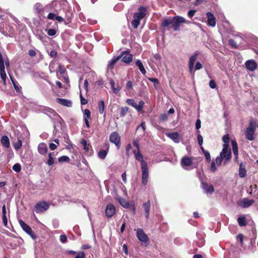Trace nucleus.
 Returning a JSON list of instances; mask_svg holds the SVG:
<instances>
[{
	"label": "nucleus",
	"instance_id": "nucleus-1",
	"mask_svg": "<svg viewBox=\"0 0 258 258\" xmlns=\"http://www.w3.org/2000/svg\"><path fill=\"white\" fill-rule=\"evenodd\" d=\"M135 158L141 162L142 172V183L146 185L148 181L149 170L147 162L143 159V156L141 153H135Z\"/></svg>",
	"mask_w": 258,
	"mask_h": 258
},
{
	"label": "nucleus",
	"instance_id": "nucleus-2",
	"mask_svg": "<svg viewBox=\"0 0 258 258\" xmlns=\"http://www.w3.org/2000/svg\"><path fill=\"white\" fill-rule=\"evenodd\" d=\"M146 14V8L142 6L138 8V12L134 14L133 20L131 22L132 26L134 28L137 29L139 27L141 20L145 17Z\"/></svg>",
	"mask_w": 258,
	"mask_h": 258
},
{
	"label": "nucleus",
	"instance_id": "nucleus-3",
	"mask_svg": "<svg viewBox=\"0 0 258 258\" xmlns=\"http://www.w3.org/2000/svg\"><path fill=\"white\" fill-rule=\"evenodd\" d=\"M256 123L255 121L252 119L250 120L248 126L245 131V137L249 141H253L254 139V132L255 131Z\"/></svg>",
	"mask_w": 258,
	"mask_h": 258
},
{
	"label": "nucleus",
	"instance_id": "nucleus-4",
	"mask_svg": "<svg viewBox=\"0 0 258 258\" xmlns=\"http://www.w3.org/2000/svg\"><path fill=\"white\" fill-rule=\"evenodd\" d=\"M224 160V164H226L231 158V152L229 145L223 144V149L219 155Z\"/></svg>",
	"mask_w": 258,
	"mask_h": 258
},
{
	"label": "nucleus",
	"instance_id": "nucleus-5",
	"mask_svg": "<svg viewBox=\"0 0 258 258\" xmlns=\"http://www.w3.org/2000/svg\"><path fill=\"white\" fill-rule=\"evenodd\" d=\"M182 23L189 24V22L186 20L182 17L177 16L173 17V30L175 31L179 30L180 25Z\"/></svg>",
	"mask_w": 258,
	"mask_h": 258
},
{
	"label": "nucleus",
	"instance_id": "nucleus-6",
	"mask_svg": "<svg viewBox=\"0 0 258 258\" xmlns=\"http://www.w3.org/2000/svg\"><path fill=\"white\" fill-rule=\"evenodd\" d=\"M66 3V0H55L51 2V4L47 5L45 7L46 9L49 10L50 9L54 10V11L57 9L59 11L61 9V6Z\"/></svg>",
	"mask_w": 258,
	"mask_h": 258
},
{
	"label": "nucleus",
	"instance_id": "nucleus-7",
	"mask_svg": "<svg viewBox=\"0 0 258 258\" xmlns=\"http://www.w3.org/2000/svg\"><path fill=\"white\" fill-rule=\"evenodd\" d=\"M5 58L3 57L2 54L0 52V76L4 84L6 85L7 75L5 71Z\"/></svg>",
	"mask_w": 258,
	"mask_h": 258
},
{
	"label": "nucleus",
	"instance_id": "nucleus-8",
	"mask_svg": "<svg viewBox=\"0 0 258 258\" xmlns=\"http://www.w3.org/2000/svg\"><path fill=\"white\" fill-rule=\"evenodd\" d=\"M109 141L112 143L114 144L117 149L120 148V137L117 132H113L110 134Z\"/></svg>",
	"mask_w": 258,
	"mask_h": 258
},
{
	"label": "nucleus",
	"instance_id": "nucleus-9",
	"mask_svg": "<svg viewBox=\"0 0 258 258\" xmlns=\"http://www.w3.org/2000/svg\"><path fill=\"white\" fill-rule=\"evenodd\" d=\"M126 102L128 105L134 107L138 111H141L142 110L143 107L145 104L143 101L141 100L139 101V104H137L134 100L132 99H127Z\"/></svg>",
	"mask_w": 258,
	"mask_h": 258
},
{
	"label": "nucleus",
	"instance_id": "nucleus-10",
	"mask_svg": "<svg viewBox=\"0 0 258 258\" xmlns=\"http://www.w3.org/2000/svg\"><path fill=\"white\" fill-rule=\"evenodd\" d=\"M192 163V159L188 156H184L181 160V165L185 169H189Z\"/></svg>",
	"mask_w": 258,
	"mask_h": 258
},
{
	"label": "nucleus",
	"instance_id": "nucleus-11",
	"mask_svg": "<svg viewBox=\"0 0 258 258\" xmlns=\"http://www.w3.org/2000/svg\"><path fill=\"white\" fill-rule=\"evenodd\" d=\"M49 205L45 202L37 203L35 206V212L37 213H42L46 211Z\"/></svg>",
	"mask_w": 258,
	"mask_h": 258
},
{
	"label": "nucleus",
	"instance_id": "nucleus-12",
	"mask_svg": "<svg viewBox=\"0 0 258 258\" xmlns=\"http://www.w3.org/2000/svg\"><path fill=\"white\" fill-rule=\"evenodd\" d=\"M136 230L137 237L140 241L144 243L148 242L149 238L148 235L144 232L142 229L138 228Z\"/></svg>",
	"mask_w": 258,
	"mask_h": 258
},
{
	"label": "nucleus",
	"instance_id": "nucleus-13",
	"mask_svg": "<svg viewBox=\"0 0 258 258\" xmlns=\"http://www.w3.org/2000/svg\"><path fill=\"white\" fill-rule=\"evenodd\" d=\"M120 58L122 57V61L126 63H130L133 60V55L128 51H124L118 55Z\"/></svg>",
	"mask_w": 258,
	"mask_h": 258
},
{
	"label": "nucleus",
	"instance_id": "nucleus-14",
	"mask_svg": "<svg viewBox=\"0 0 258 258\" xmlns=\"http://www.w3.org/2000/svg\"><path fill=\"white\" fill-rule=\"evenodd\" d=\"M19 224L23 229V230L25 231L27 234L30 235L33 239L35 238V235L33 234V233L32 231L31 228L30 226L27 225L22 220H19Z\"/></svg>",
	"mask_w": 258,
	"mask_h": 258
},
{
	"label": "nucleus",
	"instance_id": "nucleus-15",
	"mask_svg": "<svg viewBox=\"0 0 258 258\" xmlns=\"http://www.w3.org/2000/svg\"><path fill=\"white\" fill-rule=\"evenodd\" d=\"M58 10L56 9L54 11V13H50L47 16V19L49 20H56L59 22H62L64 21V19L61 17L57 16L58 14Z\"/></svg>",
	"mask_w": 258,
	"mask_h": 258
},
{
	"label": "nucleus",
	"instance_id": "nucleus-16",
	"mask_svg": "<svg viewBox=\"0 0 258 258\" xmlns=\"http://www.w3.org/2000/svg\"><path fill=\"white\" fill-rule=\"evenodd\" d=\"M222 160L223 159L220 156H219L216 157L215 162H212L210 167V170L211 172H215L217 170L216 164L218 166H220L221 165Z\"/></svg>",
	"mask_w": 258,
	"mask_h": 258
},
{
	"label": "nucleus",
	"instance_id": "nucleus-17",
	"mask_svg": "<svg viewBox=\"0 0 258 258\" xmlns=\"http://www.w3.org/2000/svg\"><path fill=\"white\" fill-rule=\"evenodd\" d=\"M254 203V200H249L247 198H244L238 203V205L243 208L250 207Z\"/></svg>",
	"mask_w": 258,
	"mask_h": 258
},
{
	"label": "nucleus",
	"instance_id": "nucleus-18",
	"mask_svg": "<svg viewBox=\"0 0 258 258\" xmlns=\"http://www.w3.org/2000/svg\"><path fill=\"white\" fill-rule=\"evenodd\" d=\"M246 68L250 71H253L257 68V64L255 60L250 59L245 62Z\"/></svg>",
	"mask_w": 258,
	"mask_h": 258
},
{
	"label": "nucleus",
	"instance_id": "nucleus-19",
	"mask_svg": "<svg viewBox=\"0 0 258 258\" xmlns=\"http://www.w3.org/2000/svg\"><path fill=\"white\" fill-rule=\"evenodd\" d=\"M115 208L114 206L112 204H109L107 205L105 214L107 217H111L115 214Z\"/></svg>",
	"mask_w": 258,
	"mask_h": 258
},
{
	"label": "nucleus",
	"instance_id": "nucleus-20",
	"mask_svg": "<svg viewBox=\"0 0 258 258\" xmlns=\"http://www.w3.org/2000/svg\"><path fill=\"white\" fill-rule=\"evenodd\" d=\"M208 18V25L211 27H215L216 25V19L214 15L211 12H208L206 14Z\"/></svg>",
	"mask_w": 258,
	"mask_h": 258
},
{
	"label": "nucleus",
	"instance_id": "nucleus-21",
	"mask_svg": "<svg viewBox=\"0 0 258 258\" xmlns=\"http://www.w3.org/2000/svg\"><path fill=\"white\" fill-rule=\"evenodd\" d=\"M198 55V53H196L195 54H194V55L191 56L189 58V63H189L188 64H189V71L191 74H194L192 72L193 69H194V66L195 61L197 59Z\"/></svg>",
	"mask_w": 258,
	"mask_h": 258
},
{
	"label": "nucleus",
	"instance_id": "nucleus-22",
	"mask_svg": "<svg viewBox=\"0 0 258 258\" xmlns=\"http://www.w3.org/2000/svg\"><path fill=\"white\" fill-rule=\"evenodd\" d=\"M56 101L58 103H59L63 106H67L68 107H70L72 106V102L71 100H70L57 98L56 99Z\"/></svg>",
	"mask_w": 258,
	"mask_h": 258
},
{
	"label": "nucleus",
	"instance_id": "nucleus-23",
	"mask_svg": "<svg viewBox=\"0 0 258 258\" xmlns=\"http://www.w3.org/2000/svg\"><path fill=\"white\" fill-rule=\"evenodd\" d=\"M202 188L206 194H212L214 191V188L212 184L208 185L206 183L202 182Z\"/></svg>",
	"mask_w": 258,
	"mask_h": 258
},
{
	"label": "nucleus",
	"instance_id": "nucleus-24",
	"mask_svg": "<svg viewBox=\"0 0 258 258\" xmlns=\"http://www.w3.org/2000/svg\"><path fill=\"white\" fill-rule=\"evenodd\" d=\"M38 151L40 154L42 155H45L48 151L46 145L44 143L39 144L38 146Z\"/></svg>",
	"mask_w": 258,
	"mask_h": 258
},
{
	"label": "nucleus",
	"instance_id": "nucleus-25",
	"mask_svg": "<svg viewBox=\"0 0 258 258\" xmlns=\"http://www.w3.org/2000/svg\"><path fill=\"white\" fill-rule=\"evenodd\" d=\"M91 118V112L89 110L86 109L84 112V120L87 127H90L88 119Z\"/></svg>",
	"mask_w": 258,
	"mask_h": 258
},
{
	"label": "nucleus",
	"instance_id": "nucleus-26",
	"mask_svg": "<svg viewBox=\"0 0 258 258\" xmlns=\"http://www.w3.org/2000/svg\"><path fill=\"white\" fill-rule=\"evenodd\" d=\"M115 199L117 200L119 203L124 208H128L130 206V204L128 202H127L125 199L123 198H121L118 195H116L115 197Z\"/></svg>",
	"mask_w": 258,
	"mask_h": 258
},
{
	"label": "nucleus",
	"instance_id": "nucleus-27",
	"mask_svg": "<svg viewBox=\"0 0 258 258\" xmlns=\"http://www.w3.org/2000/svg\"><path fill=\"white\" fill-rule=\"evenodd\" d=\"M167 136L172 140L175 143H178L179 142V135L177 133H173L168 134Z\"/></svg>",
	"mask_w": 258,
	"mask_h": 258
},
{
	"label": "nucleus",
	"instance_id": "nucleus-28",
	"mask_svg": "<svg viewBox=\"0 0 258 258\" xmlns=\"http://www.w3.org/2000/svg\"><path fill=\"white\" fill-rule=\"evenodd\" d=\"M151 204L149 200L143 204V207L146 213V217L148 219L150 215Z\"/></svg>",
	"mask_w": 258,
	"mask_h": 258
},
{
	"label": "nucleus",
	"instance_id": "nucleus-29",
	"mask_svg": "<svg viewBox=\"0 0 258 258\" xmlns=\"http://www.w3.org/2000/svg\"><path fill=\"white\" fill-rule=\"evenodd\" d=\"M231 144H232L233 154L235 156V160H237V159L238 158V155L237 144L235 141H232Z\"/></svg>",
	"mask_w": 258,
	"mask_h": 258
},
{
	"label": "nucleus",
	"instance_id": "nucleus-30",
	"mask_svg": "<svg viewBox=\"0 0 258 258\" xmlns=\"http://www.w3.org/2000/svg\"><path fill=\"white\" fill-rule=\"evenodd\" d=\"M55 153L54 152L50 153L48 154V159L46 162V164L49 166H52L54 163Z\"/></svg>",
	"mask_w": 258,
	"mask_h": 258
},
{
	"label": "nucleus",
	"instance_id": "nucleus-31",
	"mask_svg": "<svg viewBox=\"0 0 258 258\" xmlns=\"http://www.w3.org/2000/svg\"><path fill=\"white\" fill-rule=\"evenodd\" d=\"M1 143L7 148H9L10 147L9 139L6 136H3L2 137Z\"/></svg>",
	"mask_w": 258,
	"mask_h": 258
},
{
	"label": "nucleus",
	"instance_id": "nucleus-32",
	"mask_svg": "<svg viewBox=\"0 0 258 258\" xmlns=\"http://www.w3.org/2000/svg\"><path fill=\"white\" fill-rule=\"evenodd\" d=\"M162 25L164 27H169L170 25H171L172 27L173 18L172 19L167 18L164 19L162 21Z\"/></svg>",
	"mask_w": 258,
	"mask_h": 258
},
{
	"label": "nucleus",
	"instance_id": "nucleus-33",
	"mask_svg": "<svg viewBox=\"0 0 258 258\" xmlns=\"http://www.w3.org/2000/svg\"><path fill=\"white\" fill-rule=\"evenodd\" d=\"M136 64L138 67L139 69L140 70L141 72L143 75H145L146 73V71L144 67V66H143L142 61L140 59H138L136 61Z\"/></svg>",
	"mask_w": 258,
	"mask_h": 258
},
{
	"label": "nucleus",
	"instance_id": "nucleus-34",
	"mask_svg": "<svg viewBox=\"0 0 258 258\" xmlns=\"http://www.w3.org/2000/svg\"><path fill=\"white\" fill-rule=\"evenodd\" d=\"M110 84L111 85V89L113 91V92L115 94H117L120 90V88L119 87H117V88L115 87V82L113 80H110Z\"/></svg>",
	"mask_w": 258,
	"mask_h": 258
},
{
	"label": "nucleus",
	"instance_id": "nucleus-35",
	"mask_svg": "<svg viewBox=\"0 0 258 258\" xmlns=\"http://www.w3.org/2000/svg\"><path fill=\"white\" fill-rule=\"evenodd\" d=\"M120 59V56H117L116 57L112 58L108 63V68L112 69L114 64Z\"/></svg>",
	"mask_w": 258,
	"mask_h": 258
},
{
	"label": "nucleus",
	"instance_id": "nucleus-36",
	"mask_svg": "<svg viewBox=\"0 0 258 258\" xmlns=\"http://www.w3.org/2000/svg\"><path fill=\"white\" fill-rule=\"evenodd\" d=\"M237 222L240 226H246L247 224L246 218L244 216H240L237 219Z\"/></svg>",
	"mask_w": 258,
	"mask_h": 258
},
{
	"label": "nucleus",
	"instance_id": "nucleus-37",
	"mask_svg": "<svg viewBox=\"0 0 258 258\" xmlns=\"http://www.w3.org/2000/svg\"><path fill=\"white\" fill-rule=\"evenodd\" d=\"M105 110V103L104 101L101 100L98 102V110L100 113H104Z\"/></svg>",
	"mask_w": 258,
	"mask_h": 258
},
{
	"label": "nucleus",
	"instance_id": "nucleus-38",
	"mask_svg": "<svg viewBox=\"0 0 258 258\" xmlns=\"http://www.w3.org/2000/svg\"><path fill=\"white\" fill-rule=\"evenodd\" d=\"M246 171L244 167H242V164H240L239 170V175L241 178L244 177L246 176Z\"/></svg>",
	"mask_w": 258,
	"mask_h": 258
},
{
	"label": "nucleus",
	"instance_id": "nucleus-39",
	"mask_svg": "<svg viewBox=\"0 0 258 258\" xmlns=\"http://www.w3.org/2000/svg\"><path fill=\"white\" fill-rule=\"evenodd\" d=\"M9 76H10V79L13 83L14 89L17 92H19L20 90V89L19 87L17 85L15 79H14V78L11 74H9Z\"/></svg>",
	"mask_w": 258,
	"mask_h": 258
},
{
	"label": "nucleus",
	"instance_id": "nucleus-40",
	"mask_svg": "<svg viewBox=\"0 0 258 258\" xmlns=\"http://www.w3.org/2000/svg\"><path fill=\"white\" fill-rule=\"evenodd\" d=\"M107 154V150H101L98 153V157L102 159H105Z\"/></svg>",
	"mask_w": 258,
	"mask_h": 258
},
{
	"label": "nucleus",
	"instance_id": "nucleus-41",
	"mask_svg": "<svg viewBox=\"0 0 258 258\" xmlns=\"http://www.w3.org/2000/svg\"><path fill=\"white\" fill-rule=\"evenodd\" d=\"M81 144L83 146V148L86 152H88L89 150V145L88 144L87 141L86 140H83L81 141Z\"/></svg>",
	"mask_w": 258,
	"mask_h": 258
},
{
	"label": "nucleus",
	"instance_id": "nucleus-42",
	"mask_svg": "<svg viewBox=\"0 0 258 258\" xmlns=\"http://www.w3.org/2000/svg\"><path fill=\"white\" fill-rule=\"evenodd\" d=\"M58 161L59 162H68L70 161L69 158L67 156H62L58 159Z\"/></svg>",
	"mask_w": 258,
	"mask_h": 258
},
{
	"label": "nucleus",
	"instance_id": "nucleus-43",
	"mask_svg": "<svg viewBox=\"0 0 258 258\" xmlns=\"http://www.w3.org/2000/svg\"><path fill=\"white\" fill-rule=\"evenodd\" d=\"M129 108L127 107H122L120 109V116L123 117L125 115L126 113L128 112Z\"/></svg>",
	"mask_w": 258,
	"mask_h": 258
},
{
	"label": "nucleus",
	"instance_id": "nucleus-44",
	"mask_svg": "<svg viewBox=\"0 0 258 258\" xmlns=\"http://www.w3.org/2000/svg\"><path fill=\"white\" fill-rule=\"evenodd\" d=\"M133 145L136 147L137 149V151L136 150H134L133 151V153L135 155V153H140V149H139V141H135L134 142H133Z\"/></svg>",
	"mask_w": 258,
	"mask_h": 258
},
{
	"label": "nucleus",
	"instance_id": "nucleus-45",
	"mask_svg": "<svg viewBox=\"0 0 258 258\" xmlns=\"http://www.w3.org/2000/svg\"><path fill=\"white\" fill-rule=\"evenodd\" d=\"M12 168L16 172H19L21 170V165L19 163H16L14 164Z\"/></svg>",
	"mask_w": 258,
	"mask_h": 258
},
{
	"label": "nucleus",
	"instance_id": "nucleus-46",
	"mask_svg": "<svg viewBox=\"0 0 258 258\" xmlns=\"http://www.w3.org/2000/svg\"><path fill=\"white\" fill-rule=\"evenodd\" d=\"M47 33L49 36H54L56 33V31L54 29H49L46 30Z\"/></svg>",
	"mask_w": 258,
	"mask_h": 258
},
{
	"label": "nucleus",
	"instance_id": "nucleus-47",
	"mask_svg": "<svg viewBox=\"0 0 258 258\" xmlns=\"http://www.w3.org/2000/svg\"><path fill=\"white\" fill-rule=\"evenodd\" d=\"M22 145V141L20 139H18V142L14 144V148L16 150L20 149Z\"/></svg>",
	"mask_w": 258,
	"mask_h": 258
},
{
	"label": "nucleus",
	"instance_id": "nucleus-48",
	"mask_svg": "<svg viewBox=\"0 0 258 258\" xmlns=\"http://www.w3.org/2000/svg\"><path fill=\"white\" fill-rule=\"evenodd\" d=\"M198 143L200 146H201L203 143V137L200 133V131H199L198 132Z\"/></svg>",
	"mask_w": 258,
	"mask_h": 258
},
{
	"label": "nucleus",
	"instance_id": "nucleus-49",
	"mask_svg": "<svg viewBox=\"0 0 258 258\" xmlns=\"http://www.w3.org/2000/svg\"><path fill=\"white\" fill-rule=\"evenodd\" d=\"M222 140L224 143V144L228 145L229 142V136L228 134L224 135L222 138Z\"/></svg>",
	"mask_w": 258,
	"mask_h": 258
},
{
	"label": "nucleus",
	"instance_id": "nucleus-50",
	"mask_svg": "<svg viewBox=\"0 0 258 258\" xmlns=\"http://www.w3.org/2000/svg\"><path fill=\"white\" fill-rule=\"evenodd\" d=\"M42 8V6L40 3H37L34 6V8L38 13L40 12Z\"/></svg>",
	"mask_w": 258,
	"mask_h": 258
},
{
	"label": "nucleus",
	"instance_id": "nucleus-51",
	"mask_svg": "<svg viewBox=\"0 0 258 258\" xmlns=\"http://www.w3.org/2000/svg\"><path fill=\"white\" fill-rule=\"evenodd\" d=\"M74 258H85V254L83 251H79Z\"/></svg>",
	"mask_w": 258,
	"mask_h": 258
},
{
	"label": "nucleus",
	"instance_id": "nucleus-52",
	"mask_svg": "<svg viewBox=\"0 0 258 258\" xmlns=\"http://www.w3.org/2000/svg\"><path fill=\"white\" fill-rule=\"evenodd\" d=\"M58 71L61 74H63L64 73L66 70L64 67L61 64H59L58 67Z\"/></svg>",
	"mask_w": 258,
	"mask_h": 258
},
{
	"label": "nucleus",
	"instance_id": "nucleus-53",
	"mask_svg": "<svg viewBox=\"0 0 258 258\" xmlns=\"http://www.w3.org/2000/svg\"><path fill=\"white\" fill-rule=\"evenodd\" d=\"M59 239L62 243H64L67 241V237L66 235H61Z\"/></svg>",
	"mask_w": 258,
	"mask_h": 258
},
{
	"label": "nucleus",
	"instance_id": "nucleus-54",
	"mask_svg": "<svg viewBox=\"0 0 258 258\" xmlns=\"http://www.w3.org/2000/svg\"><path fill=\"white\" fill-rule=\"evenodd\" d=\"M228 42L230 45H231L232 47L234 48H236L237 44L234 40L230 39L229 40Z\"/></svg>",
	"mask_w": 258,
	"mask_h": 258
},
{
	"label": "nucleus",
	"instance_id": "nucleus-55",
	"mask_svg": "<svg viewBox=\"0 0 258 258\" xmlns=\"http://www.w3.org/2000/svg\"><path fill=\"white\" fill-rule=\"evenodd\" d=\"M81 103L82 105H85L87 103V100L83 97L81 93H80Z\"/></svg>",
	"mask_w": 258,
	"mask_h": 258
},
{
	"label": "nucleus",
	"instance_id": "nucleus-56",
	"mask_svg": "<svg viewBox=\"0 0 258 258\" xmlns=\"http://www.w3.org/2000/svg\"><path fill=\"white\" fill-rule=\"evenodd\" d=\"M209 86L212 89H214L216 87V83L214 80H212L209 82Z\"/></svg>",
	"mask_w": 258,
	"mask_h": 258
},
{
	"label": "nucleus",
	"instance_id": "nucleus-57",
	"mask_svg": "<svg viewBox=\"0 0 258 258\" xmlns=\"http://www.w3.org/2000/svg\"><path fill=\"white\" fill-rule=\"evenodd\" d=\"M168 118V115L166 114H163L160 115V119L162 121H166Z\"/></svg>",
	"mask_w": 258,
	"mask_h": 258
},
{
	"label": "nucleus",
	"instance_id": "nucleus-58",
	"mask_svg": "<svg viewBox=\"0 0 258 258\" xmlns=\"http://www.w3.org/2000/svg\"><path fill=\"white\" fill-rule=\"evenodd\" d=\"M204 154L205 156L206 159L208 161H210L211 160V156H210V153L208 151H206L204 153Z\"/></svg>",
	"mask_w": 258,
	"mask_h": 258
},
{
	"label": "nucleus",
	"instance_id": "nucleus-59",
	"mask_svg": "<svg viewBox=\"0 0 258 258\" xmlns=\"http://www.w3.org/2000/svg\"><path fill=\"white\" fill-rule=\"evenodd\" d=\"M196 12L195 10H189L187 13L188 16L190 18H192L195 14Z\"/></svg>",
	"mask_w": 258,
	"mask_h": 258
},
{
	"label": "nucleus",
	"instance_id": "nucleus-60",
	"mask_svg": "<svg viewBox=\"0 0 258 258\" xmlns=\"http://www.w3.org/2000/svg\"><path fill=\"white\" fill-rule=\"evenodd\" d=\"M57 145L52 143H51L49 144V147L51 150H55L57 148Z\"/></svg>",
	"mask_w": 258,
	"mask_h": 258
},
{
	"label": "nucleus",
	"instance_id": "nucleus-61",
	"mask_svg": "<svg viewBox=\"0 0 258 258\" xmlns=\"http://www.w3.org/2000/svg\"><path fill=\"white\" fill-rule=\"evenodd\" d=\"M202 64L200 62H197L195 66V70H199L202 68Z\"/></svg>",
	"mask_w": 258,
	"mask_h": 258
},
{
	"label": "nucleus",
	"instance_id": "nucleus-62",
	"mask_svg": "<svg viewBox=\"0 0 258 258\" xmlns=\"http://www.w3.org/2000/svg\"><path fill=\"white\" fill-rule=\"evenodd\" d=\"M201 120L200 119H198L197 120L196 122V127L197 130H199L201 127Z\"/></svg>",
	"mask_w": 258,
	"mask_h": 258
},
{
	"label": "nucleus",
	"instance_id": "nucleus-63",
	"mask_svg": "<svg viewBox=\"0 0 258 258\" xmlns=\"http://www.w3.org/2000/svg\"><path fill=\"white\" fill-rule=\"evenodd\" d=\"M28 54L31 56H35L36 54L35 51L33 49L29 50Z\"/></svg>",
	"mask_w": 258,
	"mask_h": 258
},
{
	"label": "nucleus",
	"instance_id": "nucleus-64",
	"mask_svg": "<svg viewBox=\"0 0 258 258\" xmlns=\"http://www.w3.org/2000/svg\"><path fill=\"white\" fill-rule=\"evenodd\" d=\"M133 83L131 81H128L126 83V88L128 89H133Z\"/></svg>",
	"mask_w": 258,
	"mask_h": 258
}]
</instances>
